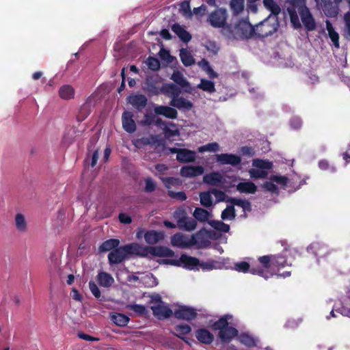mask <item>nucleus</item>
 Here are the masks:
<instances>
[{
  "label": "nucleus",
  "mask_w": 350,
  "mask_h": 350,
  "mask_svg": "<svg viewBox=\"0 0 350 350\" xmlns=\"http://www.w3.org/2000/svg\"><path fill=\"white\" fill-rule=\"evenodd\" d=\"M221 33L228 39H245L252 36L254 28L248 21L242 20L234 26L226 25L221 29Z\"/></svg>",
  "instance_id": "nucleus-1"
},
{
  "label": "nucleus",
  "mask_w": 350,
  "mask_h": 350,
  "mask_svg": "<svg viewBox=\"0 0 350 350\" xmlns=\"http://www.w3.org/2000/svg\"><path fill=\"white\" fill-rule=\"evenodd\" d=\"M173 216L177 222V226L179 229L187 232H191L196 228V220L194 218L188 217L184 208H178L174 211Z\"/></svg>",
  "instance_id": "nucleus-2"
},
{
  "label": "nucleus",
  "mask_w": 350,
  "mask_h": 350,
  "mask_svg": "<svg viewBox=\"0 0 350 350\" xmlns=\"http://www.w3.org/2000/svg\"><path fill=\"white\" fill-rule=\"evenodd\" d=\"M202 232L196 233L191 236L178 232L171 237V243L173 246L179 248H189L195 245V241H199V238Z\"/></svg>",
  "instance_id": "nucleus-3"
},
{
  "label": "nucleus",
  "mask_w": 350,
  "mask_h": 350,
  "mask_svg": "<svg viewBox=\"0 0 350 350\" xmlns=\"http://www.w3.org/2000/svg\"><path fill=\"white\" fill-rule=\"evenodd\" d=\"M273 255L260 256L258 258V261L262 265L263 268L253 267L250 269V272L252 274L260 275L265 279L270 278L273 275V272L269 271V269H273Z\"/></svg>",
  "instance_id": "nucleus-4"
},
{
  "label": "nucleus",
  "mask_w": 350,
  "mask_h": 350,
  "mask_svg": "<svg viewBox=\"0 0 350 350\" xmlns=\"http://www.w3.org/2000/svg\"><path fill=\"white\" fill-rule=\"evenodd\" d=\"M290 4V7L287 8V12L290 16L291 22L295 29L301 27L299 16L297 13V11L306 7V0H287Z\"/></svg>",
  "instance_id": "nucleus-5"
},
{
  "label": "nucleus",
  "mask_w": 350,
  "mask_h": 350,
  "mask_svg": "<svg viewBox=\"0 0 350 350\" xmlns=\"http://www.w3.org/2000/svg\"><path fill=\"white\" fill-rule=\"evenodd\" d=\"M174 265L178 266H182L188 269H198L199 266H200L203 269H212L213 265L210 264H202L200 265V261L198 259L194 257H191L185 254L182 255L179 260Z\"/></svg>",
  "instance_id": "nucleus-6"
},
{
  "label": "nucleus",
  "mask_w": 350,
  "mask_h": 350,
  "mask_svg": "<svg viewBox=\"0 0 350 350\" xmlns=\"http://www.w3.org/2000/svg\"><path fill=\"white\" fill-rule=\"evenodd\" d=\"M227 12L225 9L219 8L212 12L208 18V21L213 27H225L227 19Z\"/></svg>",
  "instance_id": "nucleus-7"
},
{
  "label": "nucleus",
  "mask_w": 350,
  "mask_h": 350,
  "mask_svg": "<svg viewBox=\"0 0 350 350\" xmlns=\"http://www.w3.org/2000/svg\"><path fill=\"white\" fill-rule=\"evenodd\" d=\"M128 257L126 245L119 247H117L108 254L109 262L111 265L119 264Z\"/></svg>",
  "instance_id": "nucleus-8"
},
{
  "label": "nucleus",
  "mask_w": 350,
  "mask_h": 350,
  "mask_svg": "<svg viewBox=\"0 0 350 350\" xmlns=\"http://www.w3.org/2000/svg\"><path fill=\"white\" fill-rule=\"evenodd\" d=\"M301 21L308 31H312L316 28V23L310 13L308 8L306 6L298 10Z\"/></svg>",
  "instance_id": "nucleus-9"
},
{
  "label": "nucleus",
  "mask_w": 350,
  "mask_h": 350,
  "mask_svg": "<svg viewBox=\"0 0 350 350\" xmlns=\"http://www.w3.org/2000/svg\"><path fill=\"white\" fill-rule=\"evenodd\" d=\"M128 256L135 255L140 257L148 256V247L141 245L138 243H130L126 245Z\"/></svg>",
  "instance_id": "nucleus-10"
},
{
  "label": "nucleus",
  "mask_w": 350,
  "mask_h": 350,
  "mask_svg": "<svg viewBox=\"0 0 350 350\" xmlns=\"http://www.w3.org/2000/svg\"><path fill=\"white\" fill-rule=\"evenodd\" d=\"M151 310L153 314L159 319H167L172 314V310L165 304L152 305Z\"/></svg>",
  "instance_id": "nucleus-11"
},
{
  "label": "nucleus",
  "mask_w": 350,
  "mask_h": 350,
  "mask_svg": "<svg viewBox=\"0 0 350 350\" xmlns=\"http://www.w3.org/2000/svg\"><path fill=\"white\" fill-rule=\"evenodd\" d=\"M204 172L202 166L186 165L180 168V174L185 178H193L202 175Z\"/></svg>",
  "instance_id": "nucleus-12"
},
{
  "label": "nucleus",
  "mask_w": 350,
  "mask_h": 350,
  "mask_svg": "<svg viewBox=\"0 0 350 350\" xmlns=\"http://www.w3.org/2000/svg\"><path fill=\"white\" fill-rule=\"evenodd\" d=\"M131 112L124 111L122 116V126L125 131L133 133L136 130V124Z\"/></svg>",
  "instance_id": "nucleus-13"
},
{
  "label": "nucleus",
  "mask_w": 350,
  "mask_h": 350,
  "mask_svg": "<svg viewBox=\"0 0 350 350\" xmlns=\"http://www.w3.org/2000/svg\"><path fill=\"white\" fill-rule=\"evenodd\" d=\"M174 316L178 319L189 321L196 317V312L193 308L181 306L174 312Z\"/></svg>",
  "instance_id": "nucleus-14"
},
{
  "label": "nucleus",
  "mask_w": 350,
  "mask_h": 350,
  "mask_svg": "<svg viewBox=\"0 0 350 350\" xmlns=\"http://www.w3.org/2000/svg\"><path fill=\"white\" fill-rule=\"evenodd\" d=\"M216 160L221 164H230L232 165H237L241 161L240 157L235 154L227 153L217 154Z\"/></svg>",
  "instance_id": "nucleus-15"
},
{
  "label": "nucleus",
  "mask_w": 350,
  "mask_h": 350,
  "mask_svg": "<svg viewBox=\"0 0 350 350\" xmlns=\"http://www.w3.org/2000/svg\"><path fill=\"white\" fill-rule=\"evenodd\" d=\"M176 159L180 163L193 162L196 159V152L186 148H181L176 155Z\"/></svg>",
  "instance_id": "nucleus-16"
},
{
  "label": "nucleus",
  "mask_w": 350,
  "mask_h": 350,
  "mask_svg": "<svg viewBox=\"0 0 350 350\" xmlns=\"http://www.w3.org/2000/svg\"><path fill=\"white\" fill-rule=\"evenodd\" d=\"M149 255L157 257H172L174 256V252L170 249L163 246L148 247Z\"/></svg>",
  "instance_id": "nucleus-17"
},
{
  "label": "nucleus",
  "mask_w": 350,
  "mask_h": 350,
  "mask_svg": "<svg viewBox=\"0 0 350 350\" xmlns=\"http://www.w3.org/2000/svg\"><path fill=\"white\" fill-rule=\"evenodd\" d=\"M154 111L157 115H161L170 119H176L178 115L176 109L168 106H155L154 107Z\"/></svg>",
  "instance_id": "nucleus-18"
},
{
  "label": "nucleus",
  "mask_w": 350,
  "mask_h": 350,
  "mask_svg": "<svg viewBox=\"0 0 350 350\" xmlns=\"http://www.w3.org/2000/svg\"><path fill=\"white\" fill-rule=\"evenodd\" d=\"M144 239L148 244L154 245L164 239V233L154 230H147L144 233Z\"/></svg>",
  "instance_id": "nucleus-19"
},
{
  "label": "nucleus",
  "mask_w": 350,
  "mask_h": 350,
  "mask_svg": "<svg viewBox=\"0 0 350 350\" xmlns=\"http://www.w3.org/2000/svg\"><path fill=\"white\" fill-rule=\"evenodd\" d=\"M170 105L180 110H190L193 107L191 102L183 97L179 96L173 97Z\"/></svg>",
  "instance_id": "nucleus-20"
},
{
  "label": "nucleus",
  "mask_w": 350,
  "mask_h": 350,
  "mask_svg": "<svg viewBox=\"0 0 350 350\" xmlns=\"http://www.w3.org/2000/svg\"><path fill=\"white\" fill-rule=\"evenodd\" d=\"M128 102L135 108L140 110L147 104V98L142 94H134L129 96Z\"/></svg>",
  "instance_id": "nucleus-21"
},
{
  "label": "nucleus",
  "mask_w": 350,
  "mask_h": 350,
  "mask_svg": "<svg viewBox=\"0 0 350 350\" xmlns=\"http://www.w3.org/2000/svg\"><path fill=\"white\" fill-rule=\"evenodd\" d=\"M238 335V331L236 328L229 327L222 329L219 332L218 336L223 342H230L232 338Z\"/></svg>",
  "instance_id": "nucleus-22"
},
{
  "label": "nucleus",
  "mask_w": 350,
  "mask_h": 350,
  "mask_svg": "<svg viewBox=\"0 0 350 350\" xmlns=\"http://www.w3.org/2000/svg\"><path fill=\"white\" fill-rule=\"evenodd\" d=\"M203 181L212 186H217L224 182L223 176L219 172H211L204 176Z\"/></svg>",
  "instance_id": "nucleus-23"
},
{
  "label": "nucleus",
  "mask_w": 350,
  "mask_h": 350,
  "mask_svg": "<svg viewBox=\"0 0 350 350\" xmlns=\"http://www.w3.org/2000/svg\"><path fill=\"white\" fill-rule=\"evenodd\" d=\"M172 30L178 36V38L184 42L187 43L191 39L190 33L185 29V28L178 23H175L172 26Z\"/></svg>",
  "instance_id": "nucleus-24"
},
{
  "label": "nucleus",
  "mask_w": 350,
  "mask_h": 350,
  "mask_svg": "<svg viewBox=\"0 0 350 350\" xmlns=\"http://www.w3.org/2000/svg\"><path fill=\"white\" fill-rule=\"evenodd\" d=\"M287 253H288V252L285 250L282 255H273L272 262L273 270L291 265V262H288L286 259Z\"/></svg>",
  "instance_id": "nucleus-25"
},
{
  "label": "nucleus",
  "mask_w": 350,
  "mask_h": 350,
  "mask_svg": "<svg viewBox=\"0 0 350 350\" xmlns=\"http://www.w3.org/2000/svg\"><path fill=\"white\" fill-rule=\"evenodd\" d=\"M320 7L327 16L332 17L337 14V8L333 5L331 0H321Z\"/></svg>",
  "instance_id": "nucleus-26"
},
{
  "label": "nucleus",
  "mask_w": 350,
  "mask_h": 350,
  "mask_svg": "<svg viewBox=\"0 0 350 350\" xmlns=\"http://www.w3.org/2000/svg\"><path fill=\"white\" fill-rule=\"evenodd\" d=\"M196 338L202 343L211 344L213 341V335L206 329H200L196 331Z\"/></svg>",
  "instance_id": "nucleus-27"
},
{
  "label": "nucleus",
  "mask_w": 350,
  "mask_h": 350,
  "mask_svg": "<svg viewBox=\"0 0 350 350\" xmlns=\"http://www.w3.org/2000/svg\"><path fill=\"white\" fill-rule=\"evenodd\" d=\"M237 189L240 193H255L257 190L256 185L250 181H244L239 183L236 186Z\"/></svg>",
  "instance_id": "nucleus-28"
},
{
  "label": "nucleus",
  "mask_w": 350,
  "mask_h": 350,
  "mask_svg": "<svg viewBox=\"0 0 350 350\" xmlns=\"http://www.w3.org/2000/svg\"><path fill=\"white\" fill-rule=\"evenodd\" d=\"M75 90L70 85H64L59 89V96L64 100H70L74 98Z\"/></svg>",
  "instance_id": "nucleus-29"
},
{
  "label": "nucleus",
  "mask_w": 350,
  "mask_h": 350,
  "mask_svg": "<svg viewBox=\"0 0 350 350\" xmlns=\"http://www.w3.org/2000/svg\"><path fill=\"white\" fill-rule=\"evenodd\" d=\"M179 55L182 63L185 66H190L195 63V59L191 54V52L187 49H180Z\"/></svg>",
  "instance_id": "nucleus-30"
},
{
  "label": "nucleus",
  "mask_w": 350,
  "mask_h": 350,
  "mask_svg": "<svg viewBox=\"0 0 350 350\" xmlns=\"http://www.w3.org/2000/svg\"><path fill=\"white\" fill-rule=\"evenodd\" d=\"M162 129L167 138H171L179 135V131L176 125L174 123H163V127H162Z\"/></svg>",
  "instance_id": "nucleus-31"
},
{
  "label": "nucleus",
  "mask_w": 350,
  "mask_h": 350,
  "mask_svg": "<svg viewBox=\"0 0 350 350\" xmlns=\"http://www.w3.org/2000/svg\"><path fill=\"white\" fill-rule=\"evenodd\" d=\"M15 226L17 230L24 233L27 230V222L25 216L21 213H17L15 216Z\"/></svg>",
  "instance_id": "nucleus-32"
},
{
  "label": "nucleus",
  "mask_w": 350,
  "mask_h": 350,
  "mask_svg": "<svg viewBox=\"0 0 350 350\" xmlns=\"http://www.w3.org/2000/svg\"><path fill=\"white\" fill-rule=\"evenodd\" d=\"M97 278L99 284L103 287H109L114 282V279L113 277L106 272L99 273L98 274Z\"/></svg>",
  "instance_id": "nucleus-33"
},
{
  "label": "nucleus",
  "mask_w": 350,
  "mask_h": 350,
  "mask_svg": "<svg viewBox=\"0 0 350 350\" xmlns=\"http://www.w3.org/2000/svg\"><path fill=\"white\" fill-rule=\"evenodd\" d=\"M171 79L178 85L181 86L183 88H189L190 89V85L189 83L187 81L185 77L178 71H175L173 72ZM186 91L189 92L188 90H186Z\"/></svg>",
  "instance_id": "nucleus-34"
},
{
  "label": "nucleus",
  "mask_w": 350,
  "mask_h": 350,
  "mask_svg": "<svg viewBox=\"0 0 350 350\" xmlns=\"http://www.w3.org/2000/svg\"><path fill=\"white\" fill-rule=\"evenodd\" d=\"M194 219L201 222L208 221L211 217V212L202 208H196L193 214Z\"/></svg>",
  "instance_id": "nucleus-35"
},
{
  "label": "nucleus",
  "mask_w": 350,
  "mask_h": 350,
  "mask_svg": "<svg viewBox=\"0 0 350 350\" xmlns=\"http://www.w3.org/2000/svg\"><path fill=\"white\" fill-rule=\"evenodd\" d=\"M227 202H230L233 206H237L241 207L245 213L251 211L250 202L246 200L232 198L227 200Z\"/></svg>",
  "instance_id": "nucleus-36"
},
{
  "label": "nucleus",
  "mask_w": 350,
  "mask_h": 350,
  "mask_svg": "<svg viewBox=\"0 0 350 350\" xmlns=\"http://www.w3.org/2000/svg\"><path fill=\"white\" fill-rule=\"evenodd\" d=\"M263 5L274 16H278L281 12L280 5L274 0H263Z\"/></svg>",
  "instance_id": "nucleus-37"
},
{
  "label": "nucleus",
  "mask_w": 350,
  "mask_h": 350,
  "mask_svg": "<svg viewBox=\"0 0 350 350\" xmlns=\"http://www.w3.org/2000/svg\"><path fill=\"white\" fill-rule=\"evenodd\" d=\"M239 342L247 347H252L256 345V340L247 333L241 334L238 336Z\"/></svg>",
  "instance_id": "nucleus-38"
},
{
  "label": "nucleus",
  "mask_w": 350,
  "mask_h": 350,
  "mask_svg": "<svg viewBox=\"0 0 350 350\" xmlns=\"http://www.w3.org/2000/svg\"><path fill=\"white\" fill-rule=\"evenodd\" d=\"M120 244V241L116 239H111L105 241L102 243L99 247V250L101 252L110 251L115 250Z\"/></svg>",
  "instance_id": "nucleus-39"
},
{
  "label": "nucleus",
  "mask_w": 350,
  "mask_h": 350,
  "mask_svg": "<svg viewBox=\"0 0 350 350\" xmlns=\"http://www.w3.org/2000/svg\"><path fill=\"white\" fill-rule=\"evenodd\" d=\"M191 331V327L189 325L185 323L176 325L174 327V334L178 338L183 340L185 339L183 336L188 334Z\"/></svg>",
  "instance_id": "nucleus-40"
},
{
  "label": "nucleus",
  "mask_w": 350,
  "mask_h": 350,
  "mask_svg": "<svg viewBox=\"0 0 350 350\" xmlns=\"http://www.w3.org/2000/svg\"><path fill=\"white\" fill-rule=\"evenodd\" d=\"M113 322L120 327L126 326L129 322V317L121 313H115L111 315Z\"/></svg>",
  "instance_id": "nucleus-41"
},
{
  "label": "nucleus",
  "mask_w": 350,
  "mask_h": 350,
  "mask_svg": "<svg viewBox=\"0 0 350 350\" xmlns=\"http://www.w3.org/2000/svg\"><path fill=\"white\" fill-rule=\"evenodd\" d=\"M308 250H312L317 256L322 257L325 254L327 247L319 243H313L308 247Z\"/></svg>",
  "instance_id": "nucleus-42"
},
{
  "label": "nucleus",
  "mask_w": 350,
  "mask_h": 350,
  "mask_svg": "<svg viewBox=\"0 0 350 350\" xmlns=\"http://www.w3.org/2000/svg\"><path fill=\"white\" fill-rule=\"evenodd\" d=\"M197 88L211 94L215 92V83L205 79L200 80V83L197 85Z\"/></svg>",
  "instance_id": "nucleus-43"
},
{
  "label": "nucleus",
  "mask_w": 350,
  "mask_h": 350,
  "mask_svg": "<svg viewBox=\"0 0 350 350\" xmlns=\"http://www.w3.org/2000/svg\"><path fill=\"white\" fill-rule=\"evenodd\" d=\"M252 166L261 170L267 171L273 167V163L267 160L256 159L252 161Z\"/></svg>",
  "instance_id": "nucleus-44"
},
{
  "label": "nucleus",
  "mask_w": 350,
  "mask_h": 350,
  "mask_svg": "<svg viewBox=\"0 0 350 350\" xmlns=\"http://www.w3.org/2000/svg\"><path fill=\"white\" fill-rule=\"evenodd\" d=\"M199 152H216L220 150L219 145L217 142L209 143L202 146L198 149Z\"/></svg>",
  "instance_id": "nucleus-45"
},
{
  "label": "nucleus",
  "mask_w": 350,
  "mask_h": 350,
  "mask_svg": "<svg viewBox=\"0 0 350 350\" xmlns=\"http://www.w3.org/2000/svg\"><path fill=\"white\" fill-rule=\"evenodd\" d=\"M198 65L207 73L209 77L212 79L217 77V74L213 70L206 60L202 59L198 63Z\"/></svg>",
  "instance_id": "nucleus-46"
},
{
  "label": "nucleus",
  "mask_w": 350,
  "mask_h": 350,
  "mask_svg": "<svg viewBox=\"0 0 350 350\" xmlns=\"http://www.w3.org/2000/svg\"><path fill=\"white\" fill-rule=\"evenodd\" d=\"M211 194V190L200 194V203L202 206L205 207H210L212 206L213 199Z\"/></svg>",
  "instance_id": "nucleus-47"
},
{
  "label": "nucleus",
  "mask_w": 350,
  "mask_h": 350,
  "mask_svg": "<svg viewBox=\"0 0 350 350\" xmlns=\"http://www.w3.org/2000/svg\"><path fill=\"white\" fill-rule=\"evenodd\" d=\"M209 224L213 228L222 232H227L230 230L229 225L224 224L221 221L212 220L209 221Z\"/></svg>",
  "instance_id": "nucleus-48"
},
{
  "label": "nucleus",
  "mask_w": 350,
  "mask_h": 350,
  "mask_svg": "<svg viewBox=\"0 0 350 350\" xmlns=\"http://www.w3.org/2000/svg\"><path fill=\"white\" fill-rule=\"evenodd\" d=\"M236 216L233 206H228L221 213V217L223 220H232Z\"/></svg>",
  "instance_id": "nucleus-49"
},
{
  "label": "nucleus",
  "mask_w": 350,
  "mask_h": 350,
  "mask_svg": "<svg viewBox=\"0 0 350 350\" xmlns=\"http://www.w3.org/2000/svg\"><path fill=\"white\" fill-rule=\"evenodd\" d=\"M230 5L234 14H238L244 9V0H231Z\"/></svg>",
  "instance_id": "nucleus-50"
},
{
  "label": "nucleus",
  "mask_w": 350,
  "mask_h": 350,
  "mask_svg": "<svg viewBox=\"0 0 350 350\" xmlns=\"http://www.w3.org/2000/svg\"><path fill=\"white\" fill-rule=\"evenodd\" d=\"M161 180L168 191L170 190L172 186L180 185L182 184L181 180L177 178L164 177L161 178Z\"/></svg>",
  "instance_id": "nucleus-51"
},
{
  "label": "nucleus",
  "mask_w": 350,
  "mask_h": 350,
  "mask_svg": "<svg viewBox=\"0 0 350 350\" xmlns=\"http://www.w3.org/2000/svg\"><path fill=\"white\" fill-rule=\"evenodd\" d=\"M335 311L343 316L350 317V291L348 293V297L345 301V305L340 308L335 309Z\"/></svg>",
  "instance_id": "nucleus-52"
},
{
  "label": "nucleus",
  "mask_w": 350,
  "mask_h": 350,
  "mask_svg": "<svg viewBox=\"0 0 350 350\" xmlns=\"http://www.w3.org/2000/svg\"><path fill=\"white\" fill-rule=\"evenodd\" d=\"M248 172L252 178H266L268 176L267 171L261 170L256 167L250 169Z\"/></svg>",
  "instance_id": "nucleus-53"
},
{
  "label": "nucleus",
  "mask_w": 350,
  "mask_h": 350,
  "mask_svg": "<svg viewBox=\"0 0 350 350\" xmlns=\"http://www.w3.org/2000/svg\"><path fill=\"white\" fill-rule=\"evenodd\" d=\"M231 316H229V315H226L224 317H222L221 318H220L217 321H216L215 323H214V328L215 329H219V331H221L222 329H224V328H227V327H229L228 326V320L230 319H231Z\"/></svg>",
  "instance_id": "nucleus-54"
},
{
  "label": "nucleus",
  "mask_w": 350,
  "mask_h": 350,
  "mask_svg": "<svg viewBox=\"0 0 350 350\" xmlns=\"http://www.w3.org/2000/svg\"><path fill=\"white\" fill-rule=\"evenodd\" d=\"M202 232L204 233H202V236L200 237L199 241H197V240L195 241V245H198L200 247L206 246L210 243V241L208 240L209 236H208V231H206L204 229H202V230H200L197 233H200Z\"/></svg>",
  "instance_id": "nucleus-55"
},
{
  "label": "nucleus",
  "mask_w": 350,
  "mask_h": 350,
  "mask_svg": "<svg viewBox=\"0 0 350 350\" xmlns=\"http://www.w3.org/2000/svg\"><path fill=\"white\" fill-rule=\"evenodd\" d=\"M180 12L186 18H191L193 15L189 1H183L180 5Z\"/></svg>",
  "instance_id": "nucleus-56"
},
{
  "label": "nucleus",
  "mask_w": 350,
  "mask_h": 350,
  "mask_svg": "<svg viewBox=\"0 0 350 350\" xmlns=\"http://www.w3.org/2000/svg\"><path fill=\"white\" fill-rule=\"evenodd\" d=\"M327 31L329 33V36L332 41L334 46L336 48H339V36L338 33L335 31L332 27H327Z\"/></svg>",
  "instance_id": "nucleus-57"
},
{
  "label": "nucleus",
  "mask_w": 350,
  "mask_h": 350,
  "mask_svg": "<svg viewBox=\"0 0 350 350\" xmlns=\"http://www.w3.org/2000/svg\"><path fill=\"white\" fill-rule=\"evenodd\" d=\"M234 269L239 272L246 273L250 270V265L244 261L236 262L234 265Z\"/></svg>",
  "instance_id": "nucleus-58"
},
{
  "label": "nucleus",
  "mask_w": 350,
  "mask_h": 350,
  "mask_svg": "<svg viewBox=\"0 0 350 350\" xmlns=\"http://www.w3.org/2000/svg\"><path fill=\"white\" fill-rule=\"evenodd\" d=\"M146 64L152 70H157L160 68L159 61L154 57H148L146 60Z\"/></svg>",
  "instance_id": "nucleus-59"
},
{
  "label": "nucleus",
  "mask_w": 350,
  "mask_h": 350,
  "mask_svg": "<svg viewBox=\"0 0 350 350\" xmlns=\"http://www.w3.org/2000/svg\"><path fill=\"white\" fill-rule=\"evenodd\" d=\"M319 167L322 170H327L332 173L336 172V169L334 166L330 165L327 161L321 160L319 162Z\"/></svg>",
  "instance_id": "nucleus-60"
},
{
  "label": "nucleus",
  "mask_w": 350,
  "mask_h": 350,
  "mask_svg": "<svg viewBox=\"0 0 350 350\" xmlns=\"http://www.w3.org/2000/svg\"><path fill=\"white\" fill-rule=\"evenodd\" d=\"M270 180L275 182L282 186H286L288 182V179L286 176L278 175L271 176Z\"/></svg>",
  "instance_id": "nucleus-61"
},
{
  "label": "nucleus",
  "mask_w": 350,
  "mask_h": 350,
  "mask_svg": "<svg viewBox=\"0 0 350 350\" xmlns=\"http://www.w3.org/2000/svg\"><path fill=\"white\" fill-rule=\"evenodd\" d=\"M168 194L171 198L180 201H184L187 199V195L183 191L174 192L169 190Z\"/></svg>",
  "instance_id": "nucleus-62"
},
{
  "label": "nucleus",
  "mask_w": 350,
  "mask_h": 350,
  "mask_svg": "<svg viewBox=\"0 0 350 350\" xmlns=\"http://www.w3.org/2000/svg\"><path fill=\"white\" fill-rule=\"evenodd\" d=\"M205 48L213 54L215 55L219 51V47L216 44V43L211 40H208L204 44Z\"/></svg>",
  "instance_id": "nucleus-63"
},
{
  "label": "nucleus",
  "mask_w": 350,
  "mask_h": 350,
  "mask_svg": "<svg viewBox=\"0 0 350 350\" xmlns=\"http://www.w3.org/2000/svg\"><path fill=\"white\" fill-rule=\"evenodd\" d=\"M344 20L345 23V33L346 36L350 39V14H345Z\"/></svg>",
  "instance_id": "nucleus-64"
}]
</instances>
